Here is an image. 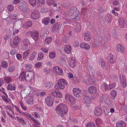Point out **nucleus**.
Returning a JSON list of instances; mask_svg holds the SVG:
<instances>
[{
    "label": "nucleus",
    "instance_id": "1",
    "mask_svg": "<svg viewBox=\"0 0 127 127\" xmlns=\"http://www.w3.org/2000/svg\"><path fill=\"white\" fill-rule=\"evenodd\" d=\"M55 111L57 113L60 114L61 117L63 118H64V115L68 112V107L65 104L61 103L56 107Z\"/></svg>",
    "mask_w": 127,
    "mask_h": 127
},
{
    "label": "nucleus",
    "instance_id": "2",
    "mask_svg": "<svg viewBox=\"0 0 127 127\" xmlns=\"http://www.w3.org/2000/svg\"><path fill=\"white\" fill-rule=\"evenodd\" d=\"M68 84L67 81L64 79H60L55 85V88L58 90H63L65 87V85Z\"/></svg>",
    "mask_w": 127,
    "mask_h": 127
},
{
    "label": "nucleus",
    "instance_id": "3",
    "mask_svg": "<svg viewBox=\"0 0 127 127\" xmlns=\"http://www.w3.org/2000/svg\"><path fill=\"white\" fill-rule=\"evenodd\" d=\"M88 91L89 93L92 95V98L95 99L98 97V94L97 92V88L95 87L91 86L89 87Z\"/></svg>",
    "mask_w": 127,
    "mask_h": 127
},
{
    "label": "nucleus",
    "instance_id": "4",
    "mask_svg": "<svg viewBox=\"0 0 127 127\" xmlns=\"http://www.w3.org/2000/svg\"><path fill=\"white\" fill-rule=\"evenodd\" d=\"M21 41V40L20 37L18 36H15L13 40V43L11 42H9L10 46L13 48H15L18 46Z\"/></svg>",
    "mask_w": 127,
    "mask_h": 127
},
{
    "label": "nucleus",
    "instance_id": "5",
    "mask_svg": "<svg viewBox=\"0 0 127 127\" xmlns=\"http://www.w3.org/2000/svg\"><path fill=\"white\" fill-rule=\"evenodd\" d=\"M53 70L55 73L58 76L63 75V71L58 66H55L53 67Z\"/></svg>",
    "mask_w": 127,
    "mask_h": 127
},
{
    "label": "nucleus",
    "instance_id": "6",
    "mask_svg": "<svg viewBox=\"0 0 127 127\" xmlns=\"http://www.w3.org/2000/svg\"><path fill=\"white\" fill-rule=\"evenodd\" d=\"M73 92L74 95L76 98H78L81 97L82 91L78 88H76L73 89Z\"/></svg>",
    "mask_w": 127,
    "mask_h": 127
},
{
    "label": "nucleus",
    "instance_id": "7",
    "mask_svg": "<svg viewBox=\"0 0 127 127\" xmlns=\"http://www.w3.org/2000/svg\"><path fill=\"white\" fill-rule=\"evenodd\" d=\"M31 16V18L33 19H37L40 17V13L38 10H35L33 12Z\"/></svg>",
    "mask_w": 127,
    "mask_h": 127
},
{
    "label": "nucleus",
    "instance_id": "8",
    "mask_svg": "<svg viewBox=\"0 0 127 127\" xmlns=\"http://www.w3.org/2000/svg\"><path fill=\"white\" fill-rule=\"evenodd\" d=\"M83 35L84 40L86 41H90L92 38L91 34L88 32H85Z\"/></svg>",
    "mask_w": 127,
    "mask_h": 127
},
{
    "label": "nucleus",
    "instance_id": "9",
    "mask_svg": "<svg viewBox=\"0 0 127 127\" xmlns=\"http://www.w3.org/2000/svg\"><path fill=\"white\" fill-rule=\"evenodd\" d=\"M76 62L74 57H71L69 58L68 63L71 67H74L75 65Z\"/></svg>",
    "mask_w": 127,
    "mask_h": 127
},
{
    "label": "nucleus",
    "instance_id": "10",
    "mask_svg": "<svg viewBox=\"0 0 127 127\" xmlns=\"http://www.w3.org/2000/svg\"><path fill=\"white\" fill-rule=\"evenodd\" d=\"M45 101L48 106H51L53 104L54 100L51 96H48L45 98Z\"/></svg>",
    "mask_w": 127,
    "mask_h": 127
},
{
    "label": "nucleus",
    "instance_id": "11",
    "mask_svg": "<svg viewBox=\"0 0 127 127\" xmlns=\"http://www.w3.org/2000/svg\"><path fill=\"white\" fill-rule=\"evenodd\" d=\"M51 94L53 96L59 98H61L63 97L62 93L61 92L55 90L52 91Z\"/></svg>",
    "mask_w": 127,
    "mask_h": 127
},
{
    "label": "nucleus",
    "instance_id": "12",
    "mask_svg": "<svg viewBox=\"0 0 127 127\" xmlns=\"http://www.w3.org/2000/svg\"><path fill=\"white\" fill-rule=\"evenodd\" d=\"M29 90H30V92L28 93L29 96H32L35 94H36L39 90L35 88H29Z\"/></svg>",
    "mask_w": 127,
    "mask_h": 127
},
{
    "label": "nucleus",
    "instance_id": "13",
    "mask_svg": "<svg viewBox=\"0 0 127 127\" xmlns=\"http://www.w3.org/2000/svg\"><path fill=\"white\" fill-rule=\"evenodd\" d=\"M80 47L81 49H83L86 50H88L90 48V46L88 43L82 42L80 44Z\"/></svg>",
    "mask_w": 127,
    "mask_h": 127
},
{
    "label": "nucleus",
    "instance_id": "14",
    "mask_svg": "<svg viewBox=\"0 0 127 127\" xmlns=\"http://www.w3.org/2000/svg\"><path fill=\"white\" fill-rule=\"evenodd\" d=\"M26 4V2L24 1H22L20 3V8L24 12H26L27 10Z\"/></svg>",
    "mask_w": 127,
    "mask_h": 127
},
{
    "label": "nucleus",
    "instance_id": "15",
    "mask_svg": "<svg viewBox=\"0 0 127 127\" xmlns=\"http://www.w3.org/2000/svg\"><path fill=\"white\" fill-rule=\"evenodd\" d=\"M94 113L97 116H101L102 114V110L101 108L99 107H96L95 109Z\"/></svg>",
    "mask_w": 127,
    "mask_h": 127
},
{
    "label": "nucleus",
    "instance_id": "16",
    "mask_svg": "<svg viewBox=\"0 0 127 127\" xmlns=\"http://www.w3.org/2000/svg\"><path fill=\"white\" fill-rule=\"evenodd\" d=\"M22 42L24 46L25 49H27L30 44V40L28 39H25L23 40Z\"/></svg>",
    "mask_w": 127,
    "mask_h": 127
},
{
    "label": "nucleus",
    "instance_id": "17",
    "mask_svg": "<svg viewBox=\"0 0 127 127\" xmlns=\"http://www.w3.org/2000/svg\"><path fill=\"white\" fill-rule=\"evenodd\" d=\"M103 85L104 87L105 90H110L113 88L115 87L116 84L115 83H113L108 85L105 84V83H104L103 84Z\"/></svg>",
    "mask_w": 127,
    "mask_h": 127
},
{
    "label": "nucleus",
    "instance_id": "18",
    "mask_svg": "<svg viewBox=\"0 0 127 127\" xmlns=\"http://www.w3.org/2000/svg\"><path fill=\"white\" fill-rule=\"evenodd\" d=\"M31 36L35 41H37L38 38V33L36 31H32Z\"/></svg>",
    "mask_w": 127,
    "mask_h": 127
},
{
    "label": "nucleus",
    "instance_id": "19",
    "mask_svg": "<svg viewBox=\"0 0 127 127\" xmlns=\"http://www.w3.org/2000/svg\"><path fill=\"white\" fill-rule=\"evenodd\" d=\"M116 50L120 53H123L124 50L123 45L121 44H118L116 46Z\"/></svg>",
    "mask_w": 127,
    "mask_h": 127
},
{
    "label": "nucleus",
    "instance_id": "20",
    "mask_svg": "<svg viewBox=\"0 0 127 127\" xmlns=\"http://www.w3.org/2000/svg\"><path fill=\"white\" fill-rule=\"evenodd\" d=\"M32 23L31 21L25 22L24 24H22L21 26L22 28L27 29L30 27L32 25Z\"/></svg>",
    "mask_w": 127,
    "mask_h": 127
},
{
    "label": "nucleus",
    "instance_id": "21",
    "mask_svg": "<svg viewBox=\"0 0 127 127\" xmlns=\"http://www.w3.org/2000/svg\"><path fill=\"white\" fill-rule=\"evenodd\" d=\"M126 124L125 122L123 121H120L116 123V127H126Z\"/></svg>",
    "mask_w": 127,
    "mask_h": 127
},
{
    "label": "nucleus",
    "instance_id": "22",
    "mask_svg": "<svg viewBox=\"0 0 127 127\" xmlns=\"http://www.w3.org/2000/svg\"><path fill=\"white\" fill-rule=\"evenodd\" d=\"M120 81L122 83V86L124 88H125L127 86V84L125 76L124 75H121L120 76Z\"/></svg>",
    "mask_w": 127,
    "mask_h": 127
},
{
    "label": "nucleus",
    "instance_id": "23",
    "mask_svg": "<svg viewBox=\"0 0 127 127\" xmlns=\"http://www.w3.org/2000/svg\"><path fill=\"white\" fill-rule=\"evenodd\" d=\"M64 51L67 54H69L71 50V48L70 45H66L64 46Z\"/></svg>",
    "mask_w": 127,
    "mask_h": 127
},
{
    "label": "nucleus",
    "instance_id": "24",
    "mask_svg": "<svg viewBox=\"0 0 127 127\" xmlns=\"http://www.w3.org/2000/svg\"><path fill=\"white\" fill-rule=\"evenodd\" d=\"M26 73L25 72H23L20 74L19 78V80L21 81H27V79L26 77Z\"/></svg>",
    "mask_w": 127,
    "mask_h": 127
},
{
    "label": "nucleus",
    "instance_id": "25",
    "mask_svg": "<svg viewBox=\"0 0 127 127\" xmlns=\"http://www.w3.org/2000/svg\"><path fill=\"white\" fill-rule=\"evenodd\" d=\"M118 22L120 26L121 27L124 28L125 27V26L126 25V24L123 18H120L118 20Z\"/></svg>",
    "mask_w": 127,
    "mask_h": 127
},
{
    "label": "nucleus",
    "instance_id": "26",
    "mask_svg": "<svg viewBox=\"0 0 127 127\" xmlns=\"http://www.w3.org/2000/svg\"><path fill=\"white\" fill-rule=\"evenodd\" d=\"M112 16L110 14H108L106 15L105 18V23H108L111 22Z\"/></svg>",
    "mask_w": 127,
    "mask_h": 127
},
{
    "label": "nucleus",
    "instance_id": "27",
    "mask_svg": "<svg viewBox=\"0 0 127 127\" xmlns=\"http://www.w3.org/2000/svg\"><path fill=\"white\" fill-rule=\"evenodd\" d=\"M31 76H28L27 78L28 81H30L32 83H33L34 81V72H31Z\"/></svg>",
    "mask_w": 127,
    "mask_h": 127
},
{
    "label": "nucleus",
    "instance_id": "28",
    "mask_svg": "<svg viewBox=\"0 0 127 127\" xmlns=\"http://www.w3.org/2000/svg\"><path fill=\"white\" fill-rule=\"evenodd\" d=\"M37 54V53L36 51H35L32 52L29 57V60L30 61H32Z\"/></svg>",
    "mask_w": 127,
    "mask_h": 127
},
{
    "label": "nucleus",
    "instance_id": "29",
    "mask_svg": "<svg viewBox=\"0 0 127 127\" xmlns=\"http://www.w3.org/2000/svg\"><path fill=\"white\" fill-rule=\"evenodd\" d=\"M107 59L111 63H114L115 62V59L113 58V55L112 54H109L107 57Z\"/></svg>",
    "mask_w": 127,
    "mask_h": 127
},
{
    "label": "nucleus",
    "instance_id": "30",
    "mask_svg": "<svg viewBox=\"0 0 127 127\" xmlns=\"http://www.w3.org/2000/svg\"><path fill=\"white\" fill-rule=\"evenodd\" d=\"M30 52V50H28L24 52L23 54V59L25 60L27 58Z\"/></svg>",
    "mask_w": 127,
    "mask_h": 127
},
{
    "label": "nucleus",
    "instance_id": "31",
    "mask_svg": "<svg viewBox=\"0 0 127 127\" xmlns=\"http://www.w3.org/2000/svg\"><path fill=\"white\" fill-rule=\"evenodd\" d=\"M84 101L85 104L87 107L90 106V104L91 102V100L90 98L88 97H86L84 98Z\"/></svg>",
    "mask_w": 127,
    "mask_h": 127
},
{
    "label": "nucleus",
    "instance_id": "32",
    "mask_svg": "<svg viewBox=\"0 0 127 127\" xmlns=\"http://www.w3.org/2000/svg\"><path fill=\"white\" fill-rule=\"evenodd\" d=\"M50 19L48 17H47L43 19L42 21V23L44 25H47L50 22Z\"/></svg>",
    "mask_w": 127,
    "mask_h": 127
},
{
    "label": "nucleus",
    "instance_id": "33",
    "mask_svg": "<svg viewBox=\"0 0 127 127\" xmlns=\"http://www.w3.org/2000/svg\"><path fill=\"white\" fill-rule=\"evenodd\" d=\"M28 2L33 7H35L36 5V0H28Z\"/></svg>",
    "mask_w": 127,
    "mask_h": 127
},
{
    "label": "nucleus",
    "instance_id": "34",
    "mask_svg": "<svg viewBox=\"0 0 127 127\" xmlns=\"http://www.w3.org/2000/svg\"><path fill=\"white\" fill-rule=\"evenodd\" d=\"M111 98L112 99H114L117 95L116 91L115 90H113L111 92Z\"/></svg>",
    "mask_w": 127,
    "mask_h": 127
},
{
    "label": "nucleus",
    "instance_id": "35",
    "mask_svg": "<svg viewBox=\"0 0 127 127\" xmlns=\"http://www.w3.org/2000/svg\"><path fill=\"white\" fill-rule=\"evenodd\" d=\"M7 88L8 90L10 91H12L13 90H14L15 89V87L14 85L11 84H8Z\"/></svg>",
    "mask_w": 127,
    "mask_h": 127
},
{
    "label": "nucleus",
    "instance_id": "36",
    "mask_svg": "<svg viewBox=\"0 0 127 127\" xmlns=\"http://www.w3.org/2000/svg\"><path fill=\"white\" fill-rule=\"evenodd\" d=\"M1 66L3 68H6L8 66V64L7 62L5 61H2L1 63Z\"/></svg>",
    "mask_w": 127,
    "mask_h": 127
},
{
    "label": "nucleus",
    "instance_id": "37",
    "mask_svg": "<svg viewBox=\"0 0 127 127\" xmlns=\"http://www.w3.org/2000/svg\"><path fill=\"white\" fill-rule=\"evenodd\" d=\"M81 27L80 24H79L75 27L74 29V31L76 32H79L81 30Z\"/></svg>",
    "mask_w": 127,
    "mask_h": 127
},
{
    "label": "nucleus",
    "instance_id": "38",
    "mask_svg": "<svg viewBox=\"0 0 127 127\" xmlns=\"http://www.w3.org/2000/svg\"><path fill=\"white\" fill-rule=\"evenodd\" d=\"M44 57L43 53L41 52H39L38 54V57L37 59L38 60L40 61L42 60Z\"/></svg>",
    "mask_w": 127,
    "mask_h": 127
},
{
    "label": "nucleus",
    "instance_id": "39",
    "mask_svg": "<svg viewBox=\"0 0 127 127\" xmlns=\"http://www.w3.org/2000/svg\"><path fill=\"white\" fill-rule=\"evenodd\" d=\"M73 96L68 94H66L65 96V99L66 101L67 102L69 101L70 99Z\"/></svg>",
    "mask_w": 127,
    "mask_h": 127
},
{
    "label": "nucleus",
    "instance_id": "40",
    "mask_svg": "<svg viewBox=\"0 0 127 127\" xmlns=\"http://www.w3.org/2000/svg\"><path fill=\"white\" fill-rule=\"evenodd\" d=\"M49 56L51 59H53L56 57V54L54 52H51L49 53Z\"/></svg>",
    "mask_w": 127,
    "mask_h": 127
},
{
    "label": "nucleus",
    "instance_id": "41",
    "mask_svg": "<svg viewBox=\"0 0 127 127\" xmlns=\"http://www.w3.org/2000/svg\"><path fill=\"white\" fill-rule=\"evenodd\" d=\"M98 62L99 65L102 67L104 68V67L105 64L104 62L103 61L102 59H100L98 61Z\"/></svg>",
    "mask_w": 127,
    "mask_h": 127
},
{
    "label": "nucleus",
    "instance_id": "42",
    "mask_svg": "<svg viewBox=\"0 0 127 127\" xmlns=\"http://www.w3.org/2000/svg\"><path fill=\"white\" fill-rule=\"evenodd\" d=\"M45 3V0H37V4L39 6L43 5Z\"/></svg>",
    "mask_w": 127,
    "mask_h": 127
},
{
    "label": "nucleus",
    "instance_id": "43",
    "mask_svg": "<svg viewBox=\"0 0 127 127\" xmlns=\"http://www.w3.org/2000/svg\"><path fill=\"white\" fill-rule=\"evenodd\" d=\"M86 127H95L94 123L93 122L88 123L86 125Z\"/></svg>",
    "mask_w": 127,
    "mask_h": 127
},
{
    "label": "nucleus",
    "instance_id": "44",
    "mask_svg": "<svg viewBox=\"0 0 127 127\" xmlns=\"http://www.w3.org/2000/svg\"><path fill=\"white\" fill-rule=\"evenodd\" d=\"M26 69L28 70H31L32 68V65L31 64H26L25 65Z\"/></svg>",
    "mask_w": 127,
    "mask_h": 127
},
{
    "label": "nucleus",
    "instance_id": "45",
    "mask_svg": "<svg viewBox=\"0 0 127 127\" xmlns=\"http://www.w3.org/2000/svg\"><path fill=\"white\" fill-rule=\"evenodd\" d=\"M3 93L5 95V96H2V98L3 100L5 102H8L9 101V100L7 99V95L6 93L4 92H3Z\"/></svg>",
    "mask_w": 127,
    "mask_h": 127
},
{
    "label": "nucleus",
    "instance_id": "46",
    "mask_svg": "<svg viewBox=\"0 0 127 127\" xmlns=\"http://www.w3.org/2000/svg\"><path fill=\"white\" fill-rule=\"evenodd\" d=\"M33 99L32 97L29 98L27 101V103L28 104H33Z\"/></svg>",
    "mask_w": 127,
    "mask_h": 127
},
{
    "label": "nucleus",
    "instance_id": "47",
    "mask_svg": "<svg viewBox=\"0 0 127 127\" xmlns=\"http://www.w3.org/2000/svg\"><path fill=\"white\" fill-rule=\"evenodd\" d=\"M52 41V38L51 37H47L45 40V42L47 44H49L51 41Z\"/></svg>",
    "mask_w": 127,
    "mask_h": 127
},
{
    "label": "nucleus",
    "instance_id": "48",
    "mask_svg": "<svg viewBox=\"0 0 127 127\" xmlns=\"http://www.w3.org/2000/svg\"><path fill=\"white\" fill-rule=\"evenodd\" d=\"M95 123L97 125H98L102 123V121L101 119L99 118H97L95 120Z\"/></svg>",
    "mask_w": 127,
    "mask_h": 127
},
{
    "label": "nucleus",
    "instance_id": "49",
    "mask_svg": "<svg viewBox=\"0 0 127 127\" xmlns=\"http://www.w3.org/2000/svg\"><path fill=\"white\" fill-rule=\"evenodd\" d=\"M17 15L16 14H11L10 16V18L12 19L15 20L17 18Z\"/></svg>",
    "mask_w": 127,
    "mask_h": 127
},
{
    "label": "nucleus",
    "instance_id": "50",
    "mask_svg": "<svg viewBox=\"0 0 127 127\" xmlns=\"http://www.w3.org/2000/svg\"><path fill=\"white\" fill-rule=\"evenodd\" d=\"M4 80L7 83H9L11 81V78L9 77H6L4 78Z\"/></svg>",
    "mask_w": 127,
    "mask_h": 127
},
{
    "label": "nucleus",
    "instance_id": "51",
    "mask_svg": "<svg viewBox=\"0 0 127 127\" xmlns=\"http://www.w3.org/2000/svg\"><path fill=\"white\" fill-rule=\"evenodd\" d=\"M76 102V100L75 98L73 96L71 98L69 103L73 105Z\"/></svg>",
    "mask_w": 127,
    "mask_h": 127
},
{
    "label": "nucleus",
    "instance_id": "52",
    "mask_svg": "<svg viewBox=\"0 0 127 127\" xmlns=\"http://www.w3.org/2000/svg\"><path fill=\"white\" fill-rule=\"evenodd\" d=\"M42 65V63L40 62H38L36 63L35 65V66L36 68H38L40 67Z\"/></svg>",
    "mask_w": 127,
    "mask_h": 127
},
{
    "label": "nucleus",
    "instance_id": "53",
    "mask_svg": "<svg viewBox=\"0 0 127 127\" xmlns=\"http://www.w3.org/2000/svg\"><path fill=\"white\" fill-rule=\"evenodd\" d=\"M45 64L48 67H51L52 66V64L51 61H48Z\"/></svg>",
    "mask_w": 127,
    "mask_h": 127
},
{
    "label": "nucleus",
    "instance_id": "54",
    "mask_svg": "<svg viewBox=\"0 0 127 127\" xmlns=\"http://www.w3.org/2000/svg\"><path fill=\"white\" fill-rule=\"evenodd\" d=\"M45 94V93L44 92H40L39 91L38 92L37 94V96H43Z\"/></svg>",
    "mask_w": 127,
    "mask_h": 127
},
{
    "label": "nucleus",
    "instance_id": "55",
    "mask_svg": "<svg viewBox=\"0 0 127 127\" xmlns=\"http://www.w3.org/2000/svg\"><path fill=\"white\" fill-rule=\"evenodd\" d=\"M110 77L111 78V79L114 80H117V77L116 75H113L110 76Z\"/></svg>",
    "mask_w": 127,
    "mask_h": 127
},
{
    "label": "nucleus",
    "instance_id": "56",
    "mask_svg": "<svg viewBox=\"0 0 127 127\" xmlns=\"http://www.w3.org/2000/svg\"><path fill=\"white\" fill-rule=\"evenodd\" d=\"M47 4L49 5H51L53 3V0H47L46 1Z\"/></svg>",
    "mask_w": 127,
    "mask_h": 127
},
{
    "label": "nucleus",
    "instance_id": "57",
    "mask_svg": "<svg viewBox=\"0 0 127 127\" xmlns=\"http://www.w3.org/2000/svg\"><path fill=\"white\" fill-rule=\"evenodd\" d=\"M32 115H33L34 114V117L36 118H38L40 117V115L37 113L32 112Z\"/></svg>",
    "mask_w": 127,
    "mask_h": 127
},
{
    "label": "nucleus",
    "instance_id": "58",
    "mask_svg": "<svg viewBox=\"0 0 127 127\" xmlns=\"http://www.w3.org/2000/svg\"><path fill=\"white\" fill-rule=\"evenodd\" d=\"M41 49L43 52L45 53H47V52L48 50V48H46L45 47L41 48Z\"/></svg>",
    "mask_w": 127,
    "mask_h": 127
},
{
    "label": "nucleus",
    "instance_id": "59",
    "mask_svg": "<svg viewBox=\"0 0 127 127\" xmlns=\"http://www.w3.org/2000/svg\"><path fill=\"white\" fill-rule=\"evenodd\" d=\"M13 7L12 5H9L7 9L9 11H11L13 9Z\"/></svg>",
    "mask_w": 127,
    "mask_h": 127
},
{
    "label": "nucleus",
    "instance_id": "60",
    "mask_svg": "<svg viewBox=\"0 0 127 127\" xmlns=\"http://www.w3.org/2000/svg\"><path fill=\"white\" fill-rule=\"evenodd\" d=\"M78 13H77L76 12H74V14L72 15V18H74V19H76V17H77L78 16Z\"/></svg>",
    "mask_w": 127,
    "mask_h": 127
},
{
    "label": "nucleus",
    "instance_id": "61",
    "mask_svg": "<svg viewBox=\"0 0 127 127\" xmlns=\"http://www.w3.org/2000/svg\"><path fill=\"white\" fill-rule=\"evenodd\" d=\"M16 57L17 59L18 60H21L22 58V55L20 53H18L17 54Z\"/></svg>",
    "mask_w": 127,
    "mask_h": 127
},
{
    "label": "nucleus",
    "instance_id": "62",
    "mask_svg": "<svg viewBox=\"0 0 127 127\" xmlns=\"http://www.w3.org/2000/svg\"><path fill=\"white\" fill-rule=\"evenodd\" d=\"M17 53L16 50H12L10 52V54L12 55H15Z\"/></svg>",
    "mask_w": 127,
    "mask_h": 127
},
{
    "label": "nucleus",
    "instance_id": "63",
    "mask_svg": "<svg viewBox=\"0 0 127 127\" xmlns=\"http://www.w3.org/2000/svg\"><path fill=\"white\" fill-rule=\"evenodd\" d=\"M73 45L75 47H78L79 46V42L77 41H75L73 43Z\"/></svg>",
    "mask_w": 127,
    "mask_h": 127
},
{
    "label": "nucleus",
    "instance_id": "64",
    "mask_svg": "<svg viewBox=\"0 0 127 127\" xmlns=\"http://www.w3.org/2000/svg\"><path fill=\"white\" fill-rule=\"evenodd\" d=\"M15 69V68L14 67H9L8 69V71L10 72H12Z\"/></svg>",
    "mask_w": 127,
    "mask_h": 127
}]
</instances>
